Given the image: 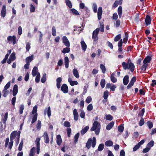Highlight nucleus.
<instances>
[{
    "mask_svg": "<svg viewBox=\"0 0 156 156\" xmlns=\"http://www.w3.org/2000/svg\"><path fill=\"white\" fill-rule=\"evenodd\" d=\"M46 80V74L44 73L41 78V82L43 83H44Z\"/></svg>",
    "mask_w": 156,
    "mask_h": 156,
    "instance_id": "obj_33",
    "label": "nucleus"
},
{
    "mask_svg": "<svg viewBox=\"0 0 156 156\" xmlns=\"http://www.w3.org/2000/svg\"><path fill=\"white\" fill-rule=\"evenodd\" d=\"M44 138V142L46 144H48L49 142V139L47 132H45L42 136Z\"/></svg>",
    "mask_w": 156,
    "mask_h": 156,
    "instance_id": "obj_13",
    "label": "nucleus"
},
{
    "mask_svg": "<svg viewBox=\"0 0 156 156\" xmlns=\"http://www.w3.org/2000/svg\"><path fill=\"white\" fill-rule=\"evenodd\" d=\"M100 30L99 28H97L94 30L92 33V38L93 39L94 42L97 41L98 39V36L99 31Z\"/></svg>",
    "mask_w": 156,
    "mask_h": 156,
    "instance_id": "obj_6",
    "label": "nucleus"
},
{
    "mask_svg": "<svg viewBox=\"0 0 156 156\" xmlns=\"http://www.w3.org/2000/svg\"><path fill=\"white\" fill-rule=\"evenodd\" d=\"M120 20H117L116 21L115 23V24L116 27H119L120 26Z\"/></svg>",
    "mask_w": 156,
    "mask_h": 156,
    "instance_id": "obj_64",
    "label": "nucleus"
},
{
    "mask_svg": "<svg viewBox=\"0 0 156 156\" xmlns=\"http://www.w3.org/2000/svg\"><path fill=\"white\" fill-rule=\"evenodd\" d=\"M41 122L40 120H38L37 121V129L39 130H40L41 129Z\"/></svg>",
    "mask_w": 156,
    "mask_h": 156,
    "instance_id": "obj_53",
    "label": "nucleus"
},
{
    "mask_svg": "<svg viewBox=\"0 0 156 156\" xmlns=\"http://www.w3.org/2000/svg\"><path fill=\"white\" fill-rule=\"evenodd\" d=\"M37 67L36 66H34L32 71V74L33 76H35L37 74Z\"/></svg>",
    "mask_w": 156,
    "mask_h": 156,
    "instance_id": "obj_28",
    "label": "nucleus"
},
{
    "mask_svg": "<svg viewBox=\"0 0 156 156\" xmlns=\"http://www.w3.org/2000/svg\"><path fill=\"white\" fill-rule=\"evenodd\" d=\"M154 145V141L153 140H151L147 144V146L148 147L151 149V147H152Z\"/></svg>",
    "mask_w": 156,
    "mask_h": 156,
    "instance_id": "obj_50",
    "label": "nucleus"
},
{
    "mask_svg": "<svg viewBox=\"0 0 156 156\" xmlns=\"http://www.w3.org/2000/svg\"><path fill=\"white\" fill-rule=\"evenodd\" d=\"M79 133H76L74 136V142L75 143H76L78 141V139L79 137Z\"/></svg>",
    "mask_w": 156,
    "mask_h": 156,
    "instance_id": "obj_45",
    "label": "nucleus"
},
{
    "mask_svg": "<svg viewBox=\"0 0 156 156\" xmlns=\"http://www.w3.org/2000/svg\"><path fill=\"white\" fill-rule=\"evenodd\" d=\"M80 44L82 50L84 51H85L86 50L87 46L85 42L84 41H81Z\"/></svg>",
    "mask_w": 156,
    "mask_h": 156,
    "instance_id": "obj_23",
    "label": "nucleus"
},
{
    "mask_svg": "<svg viewBox=\"0 0 156 156\" xmlns=\"http://www.w3.org/2000/svg\"><path fill=\"white\" fill-rule=\"evenodd\" d=\"M70 51V48L68 47H66L65 48H64L63 49L62 52V53L65 54L69 52Z\"/></svg>",
    "mask_w": 156,
    "mask_h": 156,
    "instance_id": "obj_38",
    "label": "nucleus"
},
{
    "mask_svg": "<svg viewBox=\"0 0 156 156\" xmlns=\"http://www.w3.org/2000/svg\"><path fill=\"white\" fill-rule=\"evenodd\" d=\"M61 90L64 93H67L69 90L67 84L65 83L63 84L61 86Z\"/></svg>",
    "mask_w": 156,
    "mask_h": 156,
    "instance_id": "obj_9",
    "label": "nucleus"
},
{
    "mask_svg": "<svg viewBox=\"0 0 156 156\" xmlns=\"http://www.w3.org/2000/svg\"><path fill=\"white\" fill-rule=\"evenodd\" d=\"M34 56V55H32L30 56L27 57L25 59L26 62L30 64V62L33 59Z\"/></svg>",
    "mask_w": 156,
    "mask_h": 156,
    "instance_id": "obj_22",
    "label": "nucleus"
},
{
    "mask_svg": "<svg viewBox=\"0 0 156 156\" xmlns=\"http://www.w3.org/2000/svg\"><path fill=\"white\" fill-rule=\"evenodd\" d=\"M122 65L124 69H129L132 73L133 72L135 69V66L133 63L132 62L130 58L128 59L126 62H123L122 63Z\"/></svg>",
    "mask_w": 156,
    "mask_h": 156,
    "instance_id": "obj_2",
    "label": "nucleus"
},
{
    "mask_svg": "<svg viewBox=\"0 0 156 156\" xmlns=\"http://www.w3.org/2000/svg\"><path fill=\"white\" fill-rule=\"evenodd\" d=\"M100 68L103 73H105L106 72V68L105 66L102 64L100 65Z\"/></svg>",
    "mask_w": 156,
    "mask_h": 156,
    "instance_id": "obj_36",
    "label": "nucleus"
},
{
    "mask_svg": "<svg viewBox=\"0 0 156 156\" xmlns=\"http://www.w3.org/2000/svg\"><path fill=\"white\" fill-rule=\"evenodd\" d=\"M102 11V7H99L98 11V18L99 20H100L101 18Z\"/></svg>",
    "mask_w": 156,
    "mask_h": 156,
    "instance_id": "obj_15",
    "label": "nucleus"
},
{
    "mask_svg": "<svg viewBox=\"0 0 156 156\" xmlns=\"http://www.w3.org/2000/svg\"><path fill=\"white\" fill-rule=\"evenodd\" d=\"M152 58L151 56H147L144 60L143 63L144 64H147L150 62Z\"/></svg>",
    "mask_w": 156,
    "mask_h": 156,
    "instance_id": "obj_14",
    "label": "nucleus"
},
{
    "mask_svg": "<svg viewBox=\"0 0 156 156\" xmlns=\"http://www.w3.org/2000/svg\"><path fill=\"white\" fill-rule=\"evenodd\" d=\"M52 35L53 36H55L56 35V28L55 26H53L52 29Z\"/></svg>",
    "mask_w": 156,
    "mask_h": 156,
    "instance_id": "obj_57",
    "label": "nucleus"
},
{
    "mask_svg": "<svg viewBox=\"0 0 156 156\" xmlns=\"http://www.w3.org/2000/svg\"><path fill=\"white\" fill-rule=\"evenodd\" d=\"M65 0L66 5L68 6L70 8H72V5L71 2L69 0Z\"/></svg>",
    "mask_w": 156,
    "mask_h": 156,
    "instance_id": "obj_39",
    "label": "nucleus"
},
{
    "mask_svg": "<svg viewBox=\"0 0 156 156\" xmlns=\"http://www.w3.org/2000/svg\"><path fill=\"white\" fill-rule=\"evenodd\" d=\"M35 151V147H33L31 148L30 152V156H34Z\"/></svg>",
    "mask_w": 156,
    "mask_h": 156,
    "instance_id": "obj_32",
    "label": "nucleus"
},
{
    "mask_svg": "<svg viewBox=\"0 0 156 156\" xmlns=\"http://www.w3.org/2000/svg\"><path fill=\"white\" fill-rule=\"evenodd\" d=\"M98 119V116H97L95 117V120L96 121L94 122L93 126L90 129L91 131H95V133L97 135H98L99 134L101 129L100 124L97 121Z\"/></svg>",
    "mask_w": 156,
    "mask_h": 156,
    "instance_id": "obj_3",
    "label": "nucleus"
},
{
    "mask_svg": "<svg viewBox=\"0 0 156 156\" xmlns=\"http://www.w3.org/2000/svg\"><path fill=\"white\" fill-rule=\"evenodd\" d=\"M24 107L23 105H21L20 107V109L19 110V113L20 114H23V110L24 109Z\"/></svg>",
    "mask_w": 156,
    "mask_h": 156,
    "instance_id": "obj_46",
    "label": "nucleus"
},
{
    "mask_svg": "<svg viewBox=\"0 0 156 156\" xmlns=\"http://www.w3.org/2000/svg\"><path fill=\"white\" fill-rule=\"evenodd\" d=\"M67 133L68 135V136L69 137H70V135L71 133V128H67Z\"/></svg>",
    "mask_w": 156,
    "mask_h": 156,
    "instance_id": "obj_60",
    "label": "nucleus"
},
{
    "mask_svg": "<svg viewBox=\"0 0 156 156\" xmlns=\"http://www.w3.org/2000/svg\"><path fill=\"white\" fill-rule=\"evenodd\" d=\"M73 114L74 119L76 121L78 119V114L77 110L76 109H75L73 110Z\"/></svg>",
    "mask_w": 156,
    "mask_h": 156,
    "instance_id": "obj_19",
    "label": "nucleus"
},
{
    "mask_svg": "<svg viewBox=\"0 0 156 156\" xmlns=\"http://www.w3.org/2000/svg\"><path fill=\"white\" fill-rule=\"evenodd\" d=\"M64 63L65 67L68 68L69 65V59L68 57L66 56L64 58Z\"/></svg>",
    "mask_w": 156,
    "mask_h": 156,
    "instance_id": "obj_24",
    "label": "nucleus"
},
{
    "mask_svg": "<svg viewBox=\"0 0 156 156\" xmlns=\"http://www.w3.org/2000/svg\"><path fill=\"white\" fill-rule=\"evenodd\" d=\"M118 129L119 132L120 133L122 132L124 129V127L122 125L119 126L118 128Z\"/></svg>",
    "mask_w": 156,
    "mask_h": 156,
    "instance_id": "obj_44",
    "label": "nucleus"
},
{
    "mask_svg": "<svg viewBox=\"0 0 156 156\" xmlns=\"http://www.w3.org/2000/svg\"><path fill=\"white\" fill-rule=\"evenodd\" d=\"M73 74L74 76L76 78H79V74L78 72L76 69H74L73 70Z\"/></svg>",
    "mask_w": 156,
    "mask_h": 156,
    "instance_id": "obj_30",
    "label": "nucleus"
},
{
    "mask_svg": "<svg viewBox=\"0 0 156 156\" xmlns=\"http://www.w3.org/2000/svg\"><path fill=\"white\" fill-rule=\"evenodd\" d=\"M62 42L64 43V44L67 47H69V42L66 36H64L63 37Z\"/></svg>",
    "mask_w": 156,
    "mask_h": 156,
    "instance_id": "obj_8",
    "label": "nucleus"
},
{
    "mask_svg": "<svg viewBox=\"0 0 156 156\" xmlns=\"http://www.w3.org/2000/svg\"><path fill=\"white\" fill-rule=\"evenodd\" d=\"M18 92V85L16 84L14 86L13 88L12 95L14 96H15L17 94Z\"/></svg>",
    "mask_w": 156,
    "mask_h": 156,
    "instance_id": "obj_16",
    "label": "nucleus"
},
{
    "mask_svg": "<svg viewBox=\"0 0 156 156\" xmlns=\"http://www.w3.org/2000/svg\"><path fill=\"white\" fill-rule=\"evenodd\" d=\"M35 7L32 4L30 5V10L31 12H34L35 11Z\"/></svg>",
    "mask_w": 156,
    "mask_h": 156,
    "instance_id": "obj_59",
    "label": "nucleus"
},
{
    "mask_svg": "<svg viewBox=\"0 0 156 156\" xmlns=\"http://www.w3.org/2000/svg\"><path fill=\"white\" fill-rule=\"evenodd\" d=\"M115 74L114 73H112L110 77L111 80L112 82L113 83H115L117 82V79L115 77Z\"/></svg>",
    "mask_w": 156,
    "mask_h": 156,
    "instance_id": "obj_29",
    "label": "nucleus"
},
{
    "mask_svg": "<svg viewBox=\"0 0 156 156\" xmlns=\"http://www.w3.org/2000/svg\"><path fill=\"white\" fill-rule=\"evenodd\" d=\"M71 11L72 12L74 15L78 16L80 15L79 13L75 9H71Z\"/></svg>",
    "mask_w": 156,
    "mask_h": 156,
    "instance_id": "obj_54",
    "label": "nucleus"
},
{
    "mask_svg": "<svg viewBox=\"0 0 156 156\" xmlns=\"http://www.w3.org/2000/svg\"><path fill=\"white\" fill-rule=\"evenodd\" d=\"M145 112L144 108H142L140 111V112L138 114L139 116L142 117L143 116Z\"/></svg>",
    "mask_w": 156,
    "mask_h": 156,
    "instance_id": "obj_63",
    "label": "nucleus"
},
{
    "mask_svg": "<svg viewBox=\"0 0 156 156\" xmlns=\"http://www.w3.org/2000/svg\"><path fill=\"white\" fill-rule=\"evenodd\" d=\"M47 113L48 116V117H50L51 115V108L50 106L48 108H46L44 110V115H46Z\"/></svg>",
    "mask_w": 156,
    "mask_h": 156,
    "instance_id": "obj_11",
    "label": "nucleus"
},
{
    "mask_svg": "<svg viewBox=\"0 0 156 156\" xmlns=\"http://www.w3.org/2000/svg\"><path fill=\"white\" fill-rule=\"evenodd\" d=\"M100 27L101 28V29L100 30V31L101 32H103L104 31V25L103 23H102L101 22H100Z\"/></svg>",
    "mask_w": 156,
    "mask_h": 156,
    "instance_id": "obj_49",
    "label": "nucleus"
},
{
    "mask_svg": "<svg viewBox=\"0 0 156 156\" xmlns=\"http://www.w3.org/2000/svg\"><path fill=\"white\" fill-rule=\"evenodd\" d=\"M151 16L148 15H147L146 16L145 19L146 25V26H148L150 24H151Z\"/></svg>",
    "mask_w": 156,
    "mask_h": 156,
    "instance_id": "obj_12",
    "label": "nucleus"
},
{
    "mask_svg": "<svg viewBox=\"0 0 156 156\" xmlns=\"http://www.w3.org/2000/svg\"><path fill=\"white\" fill-rule=\"evenodd\" d=\"M104 147V144H101L98 146V150L99 151H101L103 150Z\"/></svg>",
    "mask_w": 156,
    "mask_h": 156,
    "instance_id": "obj_40",
    "label": "nucleus"
},
{
    "mask_svg": "<svg viewBox=\"0 0 156 156\" xmlns=\"http://www.w3.org/2000/svg\"><path fill=\"white\" fill-rule=\"evenodd\" d=\"M129 76L128 75H126L123 79V82L125 85H126L129 82Z\"/></svg>",
    "mask_w": 156,
    "mask_h": 156,
    "instance_id": "obj_17",
    "label": "nucleus"
},
{
    "mask_svg": "<svg viewBox=\"0 0 156 156\" xmlns=\"http://www.w3.org/2000/svg\"><path fill=\"white\" fill-rule=\"evenodd\" d=\"M100 85L101 87L103 88L105 85V80L104 79H102L100 82Z\"/></svg>",
    "mask_w": 156,
    "mask_h": 156,
    "instance_id": "obj_34",
    "label": "nucleus"
},
{
    "mask_svg": "<svg viewBox=\"0 0 156 156\" xmlns=\"http://www.w3.org/2000/svg\"><path fill=\"white\" fill-rule=\"evenodd\" d=\"M118 13L119 18H121L122 13V7L121 6H119L118 9Z\"/></svg>",
    "mask_w": 156,
    "mask_h": 156,
    "instance_id": "obj_26",
    "label": "nucleus"
},
{
    "mask_svg": "<svg viewBox=\"0 0 156 156\" xmlns=\"http://www.w3.org/2000/svg\"><path fill=\"white\" fill-rule=\"evenodd\" d=\"M16 58L15 53L14 52H13L10 55L9 58L12 59V61H14L15 60Z\"/></svg>",
    "mask_w": 156,
    "mask_h": 156,
    "instance_id": "obj_47",
    "label": "nucleus"
},
{
    "mask_svg": "<svg viewBox=\"0 0 156 156\" xmlns=\"http://www.w3.org/2000/svg\"><path fill=\"white\" fill-rule=\"evenodd\" d=\"M23 145V140H22L20 142L18 147V150L19 151H21L22 150Z\"/></svg>",
    "mask_w": 156,
    "mask_h": 156,
    "instance_id": "obj_58",
    "label": "nucleus"
},
{
    "mask_svg": "<svg viewBox=\"0 0 156 156\" xmlns=\"http://www.w3.org/2000/svg\"><path fill=\"white\" fill-rule=\"evenodd\" d=\"M93 108V105L92 104H89L87 107V110L88 111H91L92 110Z\"/></svg>",
    "mask_w": 156,
    "mask_h": 156,
    "instance_id": "obj_61",
    "label": "nucleus"
},
{
    "mask_svg": "<svg viewBox=\"0 0 156 156\" xmlns=\"http://www.w3.org/2000/svg\"><path fill=\"white\" fill-rule=\"evenodd\" d=\"M40 140L41 138L37 137L36 138L35 141V143L36 144V147H40Z\"/></svg>",
    "mask_w": 156,
    "mask_h": 156,
    "instance_id": "obj_35",
    "label": "nucleus"
},
{
    "mask_svg": "<svg viewBox=\"0 0 156 156\" xmlns=\"http://www.w3.org/2000/svg\"><path fill=\"white\" fill-rule=\"evenodd\" d=\"M148 66V64H144L142 65L141 68V71L143 73L146 70L147 67Z\"/></svg>",
    "mask_w": 156,
    "mask_h": 156,
    "instance_id": "obj_43",
    "label": "nucleus"
},
{
    "mask_svg": "<svg viewBox=\"0 0 156 156\" xmlns=\"http://www.w3.org/2000/svg\"><path fill=\"white\" fill-rule=\"evenodd\" d=\"M19 136V131H12L10 134V142H9V137H7L5 140V147H6L8 145V149L11 150L12 147L13 141V140L16 137V136Z\"/></svg>",
    "mask_w": 156,
    "mask_h": 156,
    "instance_id": "obj_1",
    "label": "nucleus"
},
{
    "mask_svg": "<svg viewBox=\"0 0 156 156\" xmlns=\"http://www.w3.org/2000/svg\"><path fill=\"white\" fill-rule=\"evenodd\" d=\"M115 122L114 121H112L108 123L106 127V129L108 130H110L113 126Z\"/></svg>",
    "mask_w": 156,
    "mask_h": 156,
    "instance_id": "obj_20",
    "label": "nucleus"
},
{
    "mask_svg": "<svg viewBox=\"0 0 156 156\" xmlns=\"http://www.w3.org/2000/svg\"><path fill=\"white\" fill-rule=\"evenodd\" d=\"M96 144V138L95 137H93L92 140L91 138L88 139L86 143V146L88 149H89L90 147L91 144L92 147L94 148L95 147Z\"/></svg>",
    "mask_w": 156,
    "mask_h": 156,
    "instance_id": "obj_4",
    "label": "nucleus"
},
{
    "mask_svg": "<svg viewBox=\"0 0 156 156\" xmlns=\"http://www.w3.org/2000/svg\"><path fill=\"white\" fill-rule=\"evenodd\" d=\"M1 14L2 16L4 17L6 15V6L4 5L3 6L1 12Z\"/></svg>",
    "mask_w": 156,
    "mask_h": 156,
    "instance_id": "obj_21",
    "label": "nucleus"
},
{
    "mask_svg": "<svg viewBox=\"0 0 156 156\" xmlns=\"http://www.w3.org/2000/svg\"><path fill=\"white\" fill-rule=\"evenodd\" d=\"M16 37L15 35L12 36H9L7 38V40L8 41H12L13 44H15L16 43Z\"/></svg>",
    "mask_w": 156,
    "mask_h": 156,
    "instance_id": "obj_10",
    "label": "nucleus"
},
{
    "mask_svg": "<svg viewBox=\"0 0 156 156\" xmlns=\"http://www.w3.org/2000/svg\"><path fill=\"white\" fill-rule=\"evenodd\" d=\"M105 145L107 147H111L113 146V143L110 140L106 141L105 143Z\"/></svg>",
    "mask_w": 156,
    "mask_h": 156,
    "instance_id": "obj_27",
    "label": "nucleus"
},
{
    "mask_svg": "<svg viewBox=\"0 0 156 156\" xmlns=\"http://www.w3.org/2000/svg\"><path fill=\"white\" fill-rule=\"evenodd\" d=\"M62 140L60 135H58L56 136V143L57 144L60 146L62 142Z\"/></svg>",
    "mask_w": 156,
    "mask_h": 156,
    "instance_id": "obj_18",
    "label": "nucleus"
},
{
    "mask_svg": "<svg viewBox=\"0 0 156 156\" xmlns=\"http://www.w3.org/2000/svg\"><path fill=\"white\" fill-rule=\"evenodd\" d=\"M113 118V117L111 115L108 114L106 115L105 119L107 120L111 121Z\"/></svg>",
    "mask_w": 156,
    "mask_h": 156,
    "instance_id": "obj_42",
    "label": "nucleus"
},
{
    "mask_svg": "<svg viewBox=\"0 0 156 156\" xmlns=\"http://www.w3.org/2000/svg\"><path fill=\"white\" fill-rule=\"evenodd\" d=\"M8 112H6L5 113L3 120L2 121L3 123L5 125H6V122L8 119Z\"/></svg>",
    "mask_w": 156,
    "mask_h": 156,
    "instance_id": "obj_31",
    "label": "nucleus"
},
{
    "mask_svg": "<svg viewBox=\"0 0 156 156\" xmlns=\"http://www.w3.org/2000/svg\"><path fill=\"white\" fill-rule=\"evenodd\" d=\"M147 126L149 129H151L153 126V124L150 121H148L147 122Z\"/></svg>",
    "mask_w": 156,
    "mask_h": 156,
    "instance_id": "obj_52",
    "label": "nucleus"
},
{
    "mask_svg": "<svg viewBox=\"0 0 156 156\" xmlns=\"http://www.w3.org/2000/svg\"><path fill=\"white\" fill-rule=\"evenodd\" d=\"M2 93H3V96L4 97H6L8 94L9 91L8 90L3 89L2 90Z\"/></svg>",
    "mask_w": 156,
    "mask_h": 156,
    "instance_id": "obj_51",
    "label": "nucleus"
},
{
    "mask_svg": "<svg viewBox=\"0 0 156 156\" xmlns=\"http://www.w3.org/2000/svg\"><path fill=\"white\" fill-rule=\"evenodd\" d=\"M108 94L109 92L107 90L105 91L104 92L103 94V98L105 99L106 100H107V99L108 97Z\"/></svg>",
    "mask_w": 156,
    "mask_h": 156,
    "instance_id": "obj_37",
    "label": "nucleus"
},
{
    "mask_svg": "<svg viewBox=\"0 0 156 156\" xmlns=\"http://www.w3.org/2000/svg\"><path fill=\"white\" fill-rule=\"evenodd\" d=\"M63 125L64 126L69 127L71 126L70 123L69 121H65L63 123Z\"/></svg>",
    "mask_w": 156,
    "mask_h": 156,
    "instance_id": "obj_62",
    "label": "nucleus"
},
{
    "mask_svg": "<svg viewBox=\"0 0 156 156\" xmlns=\"http://www.w3.org/2000/svg\"><path fill=\"white\" fill-rule=\"evenodd\" d=\"M136 80V77L133 76L131 79L130 83L127 86L126 88L127 89H130L134 84Z\"/></svg>",
    "mask_w": 156,
    "mask_h": 156,
    "instance_id": "obj_7",
    "label": "nucleus"
},
{
    "mask_svg": "<svg viewBox=\"0 0 156 156\" xmlns=\"http://www.w3.org/2000/svg\"><path fill=\"white\" fill-rule=\"evenodd\" d=\"M144 119L142 117H141L139 121V125L141 126H142L144 124Z\"/></svg>",
    "mask_w": 156,
    "mask_h": 156,
    "instance_id": "obj_55",
    "label": "nucleus"
},
{
    "mask_svg": "<svg viewBox=\"0 0 156 156\" xmlns=\"http://www.w3.org/2000/svg\"><path fill=\"white\" fill-rule=\"evenodd\" d=\"M121 35L119 34L116 35L114 38V40L116 42L118 41L121 38Z\"/></svg>",
    "mask_w": 156,
    "mask_h": 156,
    "instance_id": "obj_48",
    "label": "nucleus"
},
{
    "mask_svg": "<svg viewBox=\"0 0 156 156\" xmlns=\"http://www.w3.org/2000/svg\"><path fill=\"white\" fill-rule=\"evenodd\" d=\"M89 129V127L88 126H87L83 129H82L80 131L81 135H83L84 134L87 132Z\"/></svg>",
    "mask_w": 156,
    "mask_h": 156,
    "instance_id": "obj_25",
    "label": "nucleus"
},
{
    "mask_svg": "<svg viewBox=\"0 0 156 156\" xmlns=\"http://www.w3.org/2000/svg\"><path fill=\"white\" fill-rule=\"evenodd\" d=\"M37 107L36 105H35L33 108L32 111V114L34 115L32 118L31 123H34L37 120L38 114L37 112Z\"/></svg>",
    "mask_w": 156,
    "mask_h": 156,
    "instance_id": "obj_5",
    "label": "nucleus"
},
{
    "mask_svg": "<svg viewBox=\"0 0 156 156\" xmlns=\"http://www.w3.org/2000/svg\"><path fill=\"white\" fill-rule=\"evenodd\" d=\"M119 3V0H116L113 5V7L114 8L117 7Z\"/></svg>",
    "mask_w": 156,
    "mask_h": 156,
    "instance_id": "obj_56",
    "label": "nucleus"
},
{
    "mask_svg": "<svg viewBox=\"0 0 156 156\" xmlns=\"http://www.w3.org/2000/svg\"><path fill=\"white\" fill-rule=\"evenodd\" d=\"M40 77L41 76L40 74L39 73H37L35 78V81L36 83H38L39 82L40 80Z\"/></svg>",
    "mask_w": 156,
    "mask_h": 156,
    "instance_id": "obj_41",
    "label": "nucleus"
}]
</instances>
